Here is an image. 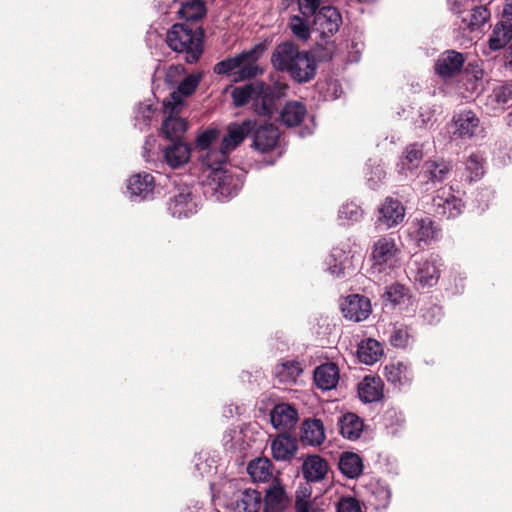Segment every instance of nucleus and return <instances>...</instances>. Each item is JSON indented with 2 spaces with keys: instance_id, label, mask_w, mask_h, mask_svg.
I'll use <instances>...</instances> for the list:
<instances>
[{
  "instance_id": "1",
  "label": "nucleus",
  "mask_w": 512,
  "mask_h": 512,
  "mask_svg": "<svg viewBox=\"0 0 512 512\" xmlns=\"http://www.w3.org/2000/svg\"><path fill=\"white\" fill-rule=\"evenodd\" d=\"M314 49L302 51L292 41L278 44L272 55L273 67L281 72L288 73L292 79L299 83L309 82L316 75L317 61Z\"/></svg>"
},
{
  "instance_id": "2",
  "label": "nucleus",
  "mask_w": 512,
  "mask_h": 512,
  "mask_svg": "<svg viewBox=\"0 0 512 512\" xmlns=\"http://www.w3.org/2000/svg\"><path fill=\"white\" fill-rule=\"evenodd\" d=\"M285 86L270 87L263 82H255L243 87H236L232 91V98L236 107H241L254 101L255 112L259 115H270L273 111L274 100L284 96Z\"/></svg>"
},
{
  "instance_id": "3",
  "label": "nucleus",
  "mask_w": 512,
  "mask_h": 512,
  "mask_svg": "<svg viewBox=\"0 0 512 512\" xmlns=\"http://www.w3.org/2000/svg\"><path fill=\"white\" fill-rule=\"evenodd\" d=\"M341 23V14L332 6L321 7L313 16L312 29L319 34L321 41L325 42L324 47L321 43H317L314 47V52L319 59L327 61L335 54V43L329 39L338 32Z\"/></svg>"
},
{
  "instance_id": "4",
  "label": "nucleus",
  "mask_w": 512,
  "mask_h": 512,
  "mask_svg": "<svg viewBox=\"0 0 512 512\" xmlns=\"http://www.w3.org/2000/svg\"><path fill=\"white\" fill-rule=\"evenodd\" d=\"M166 43L177 53H185L186 62L198 61L203 52V33L186 24H174L166 34Z\"/></svg>"
},
{
  "instance_id": "5",
  "label": "nucleus",
  "mask_w": 512,
  "mask_h": 512,
  "mask_svg": "<svg viewBox=\"0 0 512 512\" xmlns=\"http://www.w3.org/2000/svg\"><path fill=\"white\" fill-rule=\"evenodd\" d=\"M228 151L221 145L218 149H209L202 155V161L205 166L211 170L212 181L217 184L216 190L222 195L230 196L236 193L238 186L233 183V177L222 170V165L226 162Z\"/></svg>"
},
{
  "instance_id": "6",
  "label": "nucleus",
  "mask_w": 512,
  "mask_h": 512,
  "mask_svg": "<svg viewBox=\"0 0 512 512\" xmlns=\"http://www.w3.org/2000/svg\"><path fill=\"white\" fill-rule=\"evenodd\" d=\"M401 249L391 236L378 238L371 247L372 273H383L395 268L400 260Z\"/></svg>"
},
{
  "instance_id": "7",
  "label": "nucleus",
  "mask_w": 512,
  "mask_h": 512,
  "mask_svg": "<svg viewBox=\"0 0 512 512\" xmlns=\"http://www.w3.org/2000/svg\"><path fill=\"white\" fill-rule=\"evenodd\" d=\"M409 240L418 248H424L440 240L441 227L429 216H416L406 228Z\"/></svg>"
},
{
  "instance_id": "8",
  "label": "nucleus",
  "mask_w": 512,
  "mask_h": 512,
  "mask_svg": "<svg viewBox=\"0 0 512 512\" xmlns=\"http://www.w3.org/2000/svg\"><path fill=\"white\" fill-rule=\"evenodd\" d=\"M183 101L177 92H172L163 102L164 114L167 115L162 124V133L171 141L180 140L187 129V123L178 116Z\"/></svg>"
},
{
  "instance_id": "9",
  "label": "nucleus",
  "mask_w": 512,
  "mask_h": 512,
  "mask_svg": "<svg viewBox=\"0 0 512 512\" xmlns=\"http://www.w3.org/2000/svg\"><path fill=\"white\" fill-rule=\"evenodd\" d=\"M266 46L264 44H256L249 50H245L234 56L238 60L236 71L233 74V81L239 82L251 79L261 74L263 71L258 66L257 61L263 55Z\"/></svg>"
},
{
  "instance_id": "10",
  "label": "nucleus",
  "mask_w": 512,
  "mask_h": 512,
  "mask_svg": "<svg viewBox=\"0 0 512 512\" xmlns=\"http://www.w3.org/2000/svg\"><path fill=\"white\" fill-rule=\"evenodd\" d=\"M440 259L438 256L415 257L409 264L414 280L422 286H433L440 276Z\"/></svg>"
},
{
  "instance_id": "11",
  "label": "nucleus",
  "mask_w": 512,
  "mask_h": 512,
  "mask_svg": "<svg viewBox=\"0 0 512 512\" xmlns=\"http://www.w3.org/2000/svg\"><path fill=\"white\" fill-rule=\"evenodd\" d=\"M433 207L437 215L450 219L462 213L463 202L454 194L452 187H442L433 197Z\"/></svg>"
},
{
  "instance_id": "12",
  "label": "nucleus",
  "mask_w": 512,
  "mask_h": 512,
  "mask_svg": "<svg viewBox=\"0 0 512 512\" xmlns=\"http://www.w3.org/2000/svg\"><path fill=\"white\" fill-rule=\"evenodd\" d=\"M341 310L345 318L361 322L368 318L371 313L370 300L362 295H349L341 305Z\"/></svg>"
},
{
  "instance_id": "13",
  "label": "nucleus",
  "mask_w": 512,
  "mask_h": 512,
  "mask_svg": "<svg viewBox=\"0 0 512 512\" xmlns=\"http://www.w3.org/2000/svg\"><path fill=\"white\" fill-rule=\"evenodd\" d=\"M480 119L471 110L462 111L453 116V135L458 138H472L479 130Z\"/></svg>"
},
{
  "instance_id": "14",
  "label": "nucleus",
  "mask_w": 512,
  "mask_h": 512,
  "mask_svg": "<svg viewBox=\"0 0 512 512\" xmlns=\"http://www.w3.org/2000/svg\"><path fill=\"white\" fill-rule=\"evenodd\" d=\"M384 377L394 388L401 389L413 381L410 364L402 361L392 362L384 367Z\"/></svg>"
},
{
  "instance_id": "15",
  "label": "nucleus",
  "mask_w": 512,
  "mask_h": 512,
  "mask_svg": "<svg viewBox=\"0 0 512 512\" xmlns=\"http://www.w3.org/2000/svg\"><path fill=\"white\" fill-rule=\"evenodd\" d=\"M270 421L275 429L286 432L295 427L298 413L290 404L280 403L271 410Z\"/></svg>"
},
{
  "instance_id": "16",
  "label": "nucleus",
  "mask_w": 512,
  "mask_h": 512,
  "mask_svg": "<svg viewBox=\"0 0 512 512\" xmlns=\"http://www.w3.org/2000/svg\"><path fill=\"white\" fill-rule=\"evenodd\" d=\"M465 57L455 50L443 52L436 61L435 71L443 77L449 78L459 73L464 65Z\"/></svg>"
},
{
  "instance_id": "17",
  "label": "nucleus",
  "mask_w": 512,
  "mask_h": 512,
  "mask_svg": "<svg viewBox=\"0 0 512 512\" xmlns=\"http://www.w3.org/2000/svg\"><path fill=\"white\" fill-rule=\"evenodd\" d=\"M154 177L149 173H138L133 175L127 184V191L133 200L148 199L154 190Z\"/></svg>"
},
{
  "instance_id": "18",
  "label": "nucleus",
  "mask_w": 512,
  "mask_h": 512,
  "mask_svg": "<svg viewBox=\"0 0 512 512\" xmlns=\"http://www.w3.org/2000/svg\"><path fill=\"white\" fill-rule=\"evenodd\" d=\"M290 503L283 486L279 482H273L266 490L264 497L265 512H283Z\"/></svg>"
},
{
  "instance_id": "19",
  "label": "nucleus",
  "mask_w": 512,
  "mask_h": 512,
  "mask_svg": "<svg viewBox=\"0 0 512 512\" xmlns=\"http://www.w3.org/2000/svg\"><path fill=\"white\" fill-rule=\"evenodd\" d=\"M379 214V222L384 224L386 228H392L403 221L405 208L400 201L388 197L380 207Z\"/></svg>"
},
{
  "instance_id": "20",
  "label": "nucleus",
  "mask_w": 512,
  "mask_h": 512,
  "mask_svg": "<svg viewBox=\"0 0 512 512\" xmlns=\"http://www.w3.org/2000/svg\"><path fill=\"white\" fill-rule=\"evenodd\" d=\"M255 123L251 120H245L240 124L233 123L228 126L227 134L223 137L221 145L226 151L234 150L254 128Z\"/></svg>"
},
{
  "instance_id": "21",
  "label": "nucleus",
  "mask_w": 512,
  "mask_h": 512,
  "mask_svg": "<svg viewBox=\"0 0 512 512\" xmlns=\"http://www.w3.org/2000/svg\"><path fill=\"white\" fill-rule=\"evenodd\" d=\"M169 211L173 217H188L196 212V204L191 198V191L183 189L169 203Z\"/></svg>"
},
{
  "instance_id": "22",
  "label": "nucleus",
  "mask_w": 512,
  "mask_h": 512,
  "mask_svg": "<svg viewBox=\"0 0 512 512\" xmlns=\"http://www.w3.org/2000/svg\"><path fill=\"white\" fill-rule=\"evenodd\" d=\"M279 139V131L272 124L260 126L254 134L253 146L258 151L264 153L273 149Z\"/></svg>"
},
{
  "instance_id": "23",
  "label": "nucleus",
  "mask_w": 512,
  "mask_h": 512,
  "mask_svg": "<svg viewBox=\"0 0 512 512\" xmlns=\"http://www.w3.org/2000/svg\"><path fill=\"white\" fill-rule=\"evenodd\" d=\"M272 455L275 460H291L297 451L295 438L283 433L278 435L271 443Z\"/></svg>"
},
{
  "instance_id": "24",
  "label": "nucleus",
  "mask_w": 512,
  "mask_h": 512,
  "mask_svg": "<svg viewBox=\"0 0 512 512\" xmlns=\"http://www.w3.org/2000/svg\"><path fill=\"white\" fill-rule=\"evenodd\" d=\"M163 154L166 163L171 168H178L189 161L191 148L187 143L177 141L167 146Z\"/></svg>"
},
{
  "instance_id": "25",
  "label": "nucleus",
  "mask_w": 512,
  "mask_h": 512,
  "mask_svg": "<svg viewBox=\"0 0 512 512\" xmlns=\"http://www.w3.org/2000/svg\"><path fill=\"white\" fill-rule=\"evenodd\" d=\"M314 381L322 390H331L339 381V369L334 363H325L318 366L314 372Z\"/></svg>"
},
{
  "instance_id": "26",
  "label": "nucleus",
  "mask_w": 512,
  "mask_h": 512,
  "mask_svg": "<svg viewBox=\"0 0 512 512\" xmlns=\"http://www.w3.org/2000/svg\"><path fill=\"white\" fill-rule=\"evenodd\" d=\"M359 398L365 403L376 402L383 395V382L379 377L366 376L358 385Z\"/></svg>"
},
{
  "instance_id": "27",
  "label": "nucleus",
  "mask_w": 512,
  "mask_h": 512,
  "mask_svg": "<svg viewBox=\"0 0 512 512\" xmlns=\"http://www.w3.org/2000/svg\"><path fill=\"white\" fill-rule=\"evenodd\" d=\"M301 441L311 446L321 445L325 440L324 425L319 419L304 421L301 429Z\"/></svg>"
},
{
  "instance_id": "28",
  "label": "nucleus",
  "mask_w": 512,
  "mask_h": 512,
  "mask_svg": "<svg viewBox=\"0 0 512 512\" xmlns=\"http://www.w3.org/2000/svg\"><path fill=\"white\" fill-rule=\"evenodd\" d=\"M303 475L309 482H319L324 479L327 471V462L319 455H310L303 462Z\"/></svg>"
},
{
  "instance_id": "29",
  "label": "nucleus",
  "mask_w": 512,
  "mask_h": 512,
  "mask_svg": "<svg viewBox=\"0 0 512 512\" xmlns=\"http://www.w3.org/2000/svg\"><path fill=\"white\" fill-rule=\"evenodd\" d=\"M423 158L422 147L418 144L408 145L403 155L400 158V161L397 165L398 172L402 175H408L413 172L416 168H418L420 162Z\"/></svg>"
},
{
  "instance_id": "30",
  "label": "nucleus",
  "mask_w": 512,
  "mask_h": 512,
  "mask_svg": "<svg viewBox=\"0 0 512 512\" xmlns=\"http://www.w3.org/2000/svg\"><path fill=\"white\" fill-rule=\"evenodd\" d=\"M357 355L360 362L372 365L383 355V347L377 340L369 338L359 344Z\"/></svg>"
},
{
  "instance_id": "31",
  "label": "nucleus",
  "mask_w": 512,
  "mask_h": 512,
  "mask_svg": "<svg viewBox=\"0 0 512 512\" xmlns=\"http://www.w3.org/2000/svg\"><path fill=\"white\" fill-rule=\"evenodd\" d=\"M339 430L344 438L356 440L363 431V421L354 413L344 414L338 421Z\"/></svg>"
},
{
  "instance_id": "32",
  "label": "nucleus",
  "mask_w": 512,
  "mask_h": 512,
  "mask_svg": "<svg viewBox=\"0 0 512 512\" xmlns=\"http://www.w3.org/2000/svg\"><path fill=\"white\" fill-rule=\"evenodd\" d=\"M302 372V365L296 360L282 361L275 367V376L283 384L296 383Z\"/></svg>"
},
{
  "instance_id": "33",
  "label": "nucleus",
  "mask_w": 512,
  "mask_h": 512,
  "mask_svg": "<svg viewBox=\"0 0 512 512\" xmlns=\"http://www.w3.org/2000/svg\"><path fill=\"white\" fill-rule=\"evenodd\" d=\"M307 114L306 107L298 101L288 102L280 113V121L288 126L294 127L299 125Z\"/></svg>"
},
{
  "instance_id": "34",
  "label": "nucleus",
  "mask_w": 512,
  "mask_h": 512,
  "mask_svg": "<svg viewBox=\"0 0 512 512\" xmlns=\"http://www.w3.org/2000/svg\"><path fill=\"white\" fill-rule=\"evenodd\" d=\"M338 466L342 474L350 479L358 478L363 471L362 458L354 452L342 453Z\"/></svg>"
},
{
  "instance_id": "35",
  "label": "nucleus",
  "mask_w": 512,
  "mask_h": 512,
  "mask_svg": "<svg viewBox=\"0 0 512 512\" xmlns=\"http://www.w3.org/2000/svg\"><path fill=\"white\" fill-rule=\"evenodd\" d=\"M261 500L259 492L246 489L235 500L233 510L234 512H257L261 506Z\"/></svg>"
},
{
  "instance_id": "36",
  "label": "nucleus",
  "mask_w": 512,
  "mask_h": 512,
  "mask_svg": "<svg viewBox=\"0 0 512 512\" xmlns=\"http://www.w3.org/2000/svg\"><path fill=\"white\" fill-rule=\"evenodd\" d=\"M309 16L295 14L289 17L288 28L292 35L301 42H308L311 38L312 23L309 22Z\"/></svg>"
},
{
  "instance_id": "37",
  "label": "nucleus",
  "mask_w": 512,
  "mask_h": 512,
  "mask_svg": "<svg viewBox=\"0 0 512 512\" xmlns=\"http://www.w3.org/2000/svg\"><path fill=\"white\" fill-rule=\"evenodd\" d=\"M452 166L450 162L443 159L429 160L424 163L423 173L433 182H440L447 178Z\"/></svg>"
},
{
  "instance_id": "38",
  "label": "nucleus",
  "mask_w": 512,
  "mask_h": 512,
  "mask_svg": "<svg viewBox=\"0 0 512 512\" xmlns=\"http://www.w3.org/2000/svg\"><path fill=\"white\" fill-rule=\"evenodd\" d=\"M247 472L254 482H267L272 477V464L268 458H256L248 464Z\"/></svg>"
},
{
  "instance_id": "39",
  "label": "nucleus",
  "mask_w": 512,
  "mask_h": 512,
  "mask_svg": "<svg viewBox=\"0 0 512 512\" xmlns=\"http://www.w3.org/2000/svg\"><path fill=\"white\" fill-rule=\"evenodd\" d=\"M488 104L495 111H504L512 105V89L508 85H501L493 89L488 98Z\"/></svg>"
},
{
  "instance_id": "40",
  "label": "nucleus",
  "mask_w": 512,
  "mask_h": 512,
  "mask_svg": "<svg viewBox=\"0 0 512 512\" xmlns=\"http://www.w3.org/2000/svg\"><path fill=\"white\" fill-rule=\"evenodd\" d=\"M512 39V24L501 22L497 24L489 38V47L492 50L503 48Z\"/></svg>"
},
{
  "instance_id": "41",
  "label": "nucleus",
  "mask_w": 512,
  "mask_h": 512,
  "mask_svg": "<svg viewBox=\"0 0 512 512\" xmlns=\"http://www.w3.org/2000/svg\"><path fill=\"white\" fill-rule=\"evenodd\" d=\"M347 263V254L339 248H334L326 259L328 270L334 276H340L344 274V271L347 268Z\"/></svg>"
},
{
  "instance_id": "42",
  "label": "nucleus",
  "mask_w": 512,
  "mask_h": 512,
  "mask_svg": "<svg viewBox=\"0 0 512 512\" xmlns=\"http://www.w3.org/2000/svg\"><path fill=\"white\" fill-rule=\"evenodd\" d=\"M178 14L186 20L197 21L206 14L205 4L201 0H191L182 3Z\"/></svg>"
},
{
  "instance_id": "43",
  "label": "nucleus",
  "mask_w": 512,
  "mask_h": 512,
  "mask_svg": "<svg viewBox=\"0 0 512 512\" xmlns=\"http://www.w3.org/2000/svg\"><path fill=\"white\" fill-rule=\"evenodd\" d=\"M465 166L470 181L478 180L484 174L483 158L479 154H471L467 158Z\"/></svg>"
},
{
  "instance_id": "44",
  "label": "nucleus",
  "mask_w": 512,
  "mask_h": 512,
  "mask_svg": "<svg viewBox=\"0 0 512 512\" xmlns=\"http://www.w3.org/2000/svg\"><path fill=\"white\" fill-rule=\"evenodd\" d=\"M391 498L390 490L385 486H377L371 495V503L376 509H384L388 506Z\"/></svg>"
},
{
  "instance_id": "45",
  "label": "nucleus",
  "mask_w": 512,
  "mask_h": 512,
  "mask_svg": "<svg viewBox=\"0 0 512 512\" xmlns=\"http://www.w3.org/2000/svg\"><path fill=\"white\" fill-rule=\"evenodd\" d=\"M363 211L357 204L350 202L345 203L339 210V219L356 222L362 218Z\"/></svg>"
},
{
  "instance_id": "46",
  "label": "nucleus",
  "mask_w": 512,
  "mask_h": 512,
  "mask_svg": "<svg viewBox=\"0 0 512 512\" xmlns=\"http://www.w3.org/2000/svg\"><path fill=\"white\" fill-rule=\"evenodd\" d=\"M200 82V75L191 74L186 76L179 84L178 90L176 91L181 99L183 96L191 95L197 88Z\"/></svg>"
},
{
  "instance_id": "47",
  "label": "nucleus",
  "mask_w": 512,
  "mask_h": 512,
  "mask_svg": "<svg viewBox=\"0 0 512 512\" xmlns=\"http://www.w3.org/2000/svg\"><path fill=\"white\" fill-rule=\"evenodd\" d=\"M490 18L489 10L484 6H476L472 9L469 26L472 29L479 28L484 25Z\"/></svg>"
},
{
  "instance_id": "48",
  "label": "nucleus",
  "mask_w": 512,
  "mask_h": 512,
  "mask_svg": "<svg viewBox=\"0 0 512 512\" xmlns=\"http://www.w3.org/2000/svg\"><path fill=\"white\" fill-rule=\"evenodd\" d=\"M219 131L216 129H210L201 133L196 140V146L200 150L208 151L211 149V145L218 139Z\"/></svg>"
},
{
  "instance_id": "49",
  "label": "nucleus",
  "mask_w": 512,
  "mask_h": 512,
  "mask_svg": "<svg viewBox=\"0 0 512 512\" xmlns=\"http://www.w3.org/2000/svg\"><path fill=\"white\" fill-rule=\"evenodd\" d=\"M238 64V60L233 57H228L218 63L215 64L213 71L218 75H230L233 77V74L236 71V65Z\"/></svg>"
},
{
  "instance_id": "50",
  "label": "nucleus",
  "mask_w": 512,
  "mask_h": 512,
  "mask_svg": "<svg viewBox=\"0 0 512 512\" xmlns=\"http://www.w3.org/2000/svg\"><path fill=\"white\" fill-rule=\"evenodd\" d=\"M406 296V289L403 285L393 284L389 286L385 292V297L392 304L400 303Z\"/></svg>"
},
{
  "instance_id": "51",
  "label": "nucleus",
  "mask_w": 512,
  "mask_h": 512,
  "mask_svg": "<svg viewBox=\"0 0 512 512\" xmlns=\"http://www.w3.org/2000/svg\"><path fill=\"white\" fill-rule=\"evenodd\" d=\"M299 12L304 16H314L321 8V0H297Z\"/></svg>"
},
{
  "instance_id": "52",
  "label": "nucleus",
  "mask_w": 512,
  "mask_h": 512,
  "mask_svg": "<svg viewBox=\"0 0 512 512\" xmlns=\"http://www.w3.org/2000/svg\"><path fill=\"white\" fill-rule=\"evenodd\" d=\"M309 495L304 494L303 497L299 494L296 495L295 511L296 512H324L321 508L317 507L313 502L306 499Z\"/></svg>"
},
{
  "instance_id": "53",
  "label": "nucleus",
  "mask_w": 512,
  "mask_h": 512,
  "mask_svg": "<svg viewBox=\"0 0 512 512\" xmlns=\"http://www.w3.org/2000/svg\"><path fill=\"white\" fill-rule=\"evenodd\" d=\"M337 512H362V510L357 499L342 497L337 503Z\"/></svg>"
},
{
  "instance_id": "54",
  "label": "nucleus",
  "mask_w": 512,
  "mask_h": 512,
  "mask_svg": "<svg viewBox=\"0 0 512 512\" xmlns=\"http://www.w3.org/2000/svg\"><path fill=\"white\" fill-rule=\"evenodd\" d=\"M409 333L406 328H399L394 330L390 336V342L394 347L404 348L409 342Z\"/></svg>"
},
{
  "instance_id": "55",
  "label": "nucleus",
  "mask_w": 512,
  "mask_h": 512,
  "mask_svg": "<svg viewBox=\"0 0 512 512\" xmlns=\"http://www.w3.org/2000/svg\"><path fill=\"white\" fill-rule=\"evenodd\" d=\"M469 2L470 0H449L451 10L458 15L468 8Z\"/></svg>"
},
{
  "instance_id": "56",
  "label": "nucleus",
  "mask_w": 512,
  "mask_h": 512,
  "mask_svg": "<svg viewBox=\"0 0 512 512\" xmlns=\"http://www.w3.org/2000/svg\"><path fill=\"white\" fill-rule=\"evenodd\" d=\"M373 173L374 175H371L368 178V182L370 183V187L375 189L377 183L380 182L385 177V172L380 166H377L375 172Z\"/></svg>"
},
{
  "instance_id": "57",
  "label": "nucleus",
  "mask_w": 512,
  "mask_h": 512,
  "mask_svg": "<svg viewBox=\"0 0 512 512\" xmlns=\"http://www.w3.org/2000/svg\"><path fill=\"white\" fill-rule=\"evenodd\" d=\"M139 110L142 112L145 125H148L150 121L151 105H140Z\"/></svg>"
},
{
  "instance_id": "58",
  "label": "nucleus",
  "mask_w": 512,
  "mask_h": 512,
  "mask_svg": "<svg viewBox=\"0 0 512 512\" xmlns=\"http://www.w3.org/2000/svg\"><path fill=\"white\" fill-rule=\"evenodd\" d=\"M503 15L507 19L512 20V0H506L504 9H503Z\"/></svg>"
},
{
  "instance_id": "59",
  "label": "nucleus",
  "mask_w": 512,
  "mask_h": 512,
  "mask_svg": "<svg viewBox=\"0 0 512 512\" xmlns=\"http://www.w3.org/2000/svg\"><path fill=\"white\" fill-rule=\"evenodd\" d=\"M432 113L430 111H427L425 114L421 113V125L426 126L429 122L432 120Z\"/></svg>"
},
{
  "instance_id": "60",
  "label": "nucleus",
  "mask_w": 512,
  "mask_h": 512,
  "mask_svg": "<svg viewBox=\"0 0 512 512\" xmlns=\"http://www.w3.org/2000/svg\"><path fill=\"white\" fill-rule=\"evenodd\" d=\"M505 64L512 67V44L509 46L505 53Z\"/></svg>"
},
{
  "instance_id": "61",
  "label": "nucleus",
  "mask_w": 512,
  "mask_h": 512,
  "mask_svg": "<svg viewBox=\"0 0 512 512\" xmlns=\"http://www.w3.org/2000/svg\"><path fill=\"white\" fill-rule=\"evenodd\" d=\"M183 69L181 68V66H171L169 71H168V74H167V78H169L170 74L174 71L176 73L182 71Z\"/></svg>"
},
{
  "instance_id": "62",
  "label": "nucleus",
  "mask_w": 512,
  "mask_h": 512,
  "mask_svg": "<svg viewBox=\"0 0 512 512\" xmlns=\"http://www.w3.org/2000/svg\"><path fill=\"white\" fill-rule=\"evenodd\" d=\"M312 133V130L308 127H306L305 129L301 130L300 134L301 136H306V135H309Z\"/></svg>"
},
{
  "instance_id": "63",
  "label": "nucleus",
  "mask_w": 512,
  "mask_h": 512,
  "mask_svg": "<svg viewBox=\"0 0 512 512\" xmlns=\"http://www.w3.org/2000/svg\"><path fill=\"white\" fill-rule=\"evenodd\" d=\"M482 76H483V71L482 70L476 71V73L474 75L476 81L482 79Z\"/></svg>"
},
{
  "instance_id": "64",
  "label": "nucleus",
  "mask_w": 512,
  "mask_h": 512,
  "mask_svg": "<svg viewBox=\"0 0 512 512\" xmlns=\"http://www.w3.org/2000/svg\"><path fill=\"white\" fill-rule=\"evenodd\" d=\"M507 124L512 127V111L506 117Z\"/></svg>"
}]
</instances>
